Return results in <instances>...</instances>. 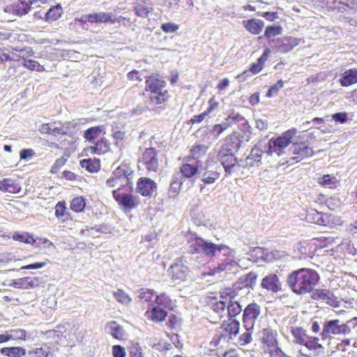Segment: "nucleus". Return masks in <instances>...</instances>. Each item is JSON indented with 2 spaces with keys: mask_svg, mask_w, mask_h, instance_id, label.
<instances>
[{
  "mask_svg": "<svg viewBox=\"0 0 357 357\" xmlns=\"http://www.w3.org/2000/svg\"><path fill=\"white\" fill-rule=\"evenodd\" d=\"M319 280V276L316 271L302 268L289 273L286 282L294 294L305 295L314 289Z\"/></svg>",
  "mask_w": 357,
  "mask_h": 357,
  "instance_id": "1",
  "label": "nucleus"
},
{
  "mask_svg": "<svg viewBox=\"0 0 357 357\" xmlns=\"http://www.w3.org/2000/svg\"><path fill=\"white\" fill-rule=\"evenodd\" d=\"M189 253H200L204 255L207 257L219 258L221 255H228L230 253V248L222 244H215L211 241H206L202 238L196 237L192 241L188 248Z\"/></svg>",
  "mask_w": 357,
  "mask_h": 357,
  "instance_id": "2",
  "label": "nucleus"
},
{
  "mask_svg": "<svg viewBox=\"0 0 357 357\" xmlns=\"http://www.w3.org/2000/svg\"><path fill=\"white\" fill-rule=\"evenodd\" d=\"M146 78V91H149L150 104L160 105L166 100L167 91L164 90L166 86V82L159 74H153L149 76H145Z\"/></svg>",
  "mask_w": 357,
  "mask_h": 357,
  "instance_id": "3",
  "label": "nucleus"
},
{
  "mask_svg": "<svg viewBox=\"0 0 357 357\" xmlns=\"http://www.w3.org/2000/svg\"><path fill=\"white\" fill-rule=\"evenodd\" d=\"M222 168L218 161L213 159H207L204 167L200 168L199 177L204 183L199 184L201 192H204L206 184L214 183L220 176Z\"/></svg>",
  "mask_w": 357,
  "mask_h": 357,
  "instance_id": "4",
  "label": "nucleus"
},
{
  "mask_svg": "<svg viewBox=\"0 0 357 357\" xmlns=\"http://www.w3.org/2000/svg\"><path fill=\"white\" fill-rule=\"evenodd\" d=\"M305 220L310 223L329 228L334 227L340 221V218L337 216L331 213L319 212L315 209H310L306 211Z\"/></svg>",
  "mask_w": 357,
  "mask_h": 357,
  "instance_id": "5",
  "label": "nucleus"
},
{
  "mask_svg": "<svg viewBox=\"0 0 357 357\" xmlns=\"http://www.w3.org/2000/svg\"><path fill=\"white\" fill-rule=\"evenodd\" d=\"M112 195L119 206L125 211H131L137 208L140 203L138 197L131 193L123 192L121 189L114 190Z\"/></svg>",
  "mask_w": 357,
  "mask_h": 357,
  "instance_id": "6",
  "label": "nucleus"
},
{
  "mask_svg": "<svg viewBox=\"0 0 357 357\" xmlns=\"http://www.w3.org/2000/svg\"><path fill=\"white\" fill-rule=\"evenodd\" d=\"M351 333L347 324L341 323L339 319L326 321L324 324L321 336L323 340L331 337L332 335H346Z\"/></svg>",
  "mask_w": 357,
  "mask_h": 357,
  "instance_id": "7",
  "label": "nucleus"
},
{
  "mask_svg": "<svg viewBox=\"0 0 357 357\" xmlns=\"http://www.w3.org/2000/svg\"><path fill=\"white\" fill-rule=\"evenodd\" d=\"M296 133V129H291L284 132L282 136L271 139L268 142L269 152L271 153H276L280 155L282 152V150L291 142H293L291 139Z\"/></svg>",
  "mask_w": 357,
  "mask_h": 357,
  "instance_id": "8",
  "label": "nucleus"
},
{
  "mask_svg": "<svg viewBox=\"0 0 357 357\" xmlns=\"http://www.w3.org/2000/svg\"><path fill=\"white\" fill-rule=\"evenodd\" d=\"M169 275L173 281L180 282L185 280L190 270L186 265V261H183V257L177 258L170 266L169 270Z\"/></svg>",
  "mask_w": 357,
  "mask_h": 357,
  "instance_id": "9",
  "label": "nucleus"
},
{
  "mask_svg": "<svg viewBox=\"0 0 357 357\" xmlns=\"http://www.w3.org/2000/svg\"><path fill=\"white\" fill-rule=\"evenodd\" d=\"M289 151L294 155V156L290 158L289 160H288V162H290L291 165L300 162L314 155L312 149L304 142H292Z\"/></svg>",
  "mask_w": 357,
  "mask_h": 357,
  "instance_id": "10",
  "label": "nucleus"
},
{
  "mask_svg": "<svg viewBox=\"0 0 357 357\" xmlns=\"http://www.w3.org/2000/svg\"><path fill=\"white\" fill-rule=\"evenodd\" d=\"M241 140L236 133L227 137L221 145L218 154L235 155L241 145Z\"/></svg>",
  "mask_w": 357,
  "mask_h": 357,
  "instance_id": "11",
  "label": "nucleus"
},
{
  "mask_svg": "<svg viewBox=\"0 0 357 357\" xmlns=\"http://www.w3.org/2000/svg\"><path fill=\"white\" fill-rule=\"evenodd\" d=\"M260 314V306L255 303L249 304L244 310L243 322L245 329H253L255 323Z\"/></svg>",
  "mask_w": 357,
  "mask_h": 357,
  "instance_id": "12",
  "label": "nucleus"
},
{
  "mask_svg": "<svg viewBox=\"0 0 357 357\" xmlns=\"http://www.w3.org/2000/svg\"><path fill=\"white\" fill-rule=\"evenodd\" d=\"M217 159L220 167L222 166L224 168L227 175L233 174L241 167L239 160L235 155L217 154Z\"/></svg>",
  "mask_w": 357,
  "mask_h": 357,
  "instance_id": "13",
  "label": "nucleus"
},
{
  "mask_svg": "<svg viewBox=\"0 0 357 357\" xmlns=\"http://www.w3.org/2000/svg\"><path fill=\"white\" fill-rule=\"evenodd\" d=\"M140 161L148 171L156 172L158 168V158L156 149L152 147L146 149Z\"/></svg>",
  "mask_w": 357,
  "mask_h": 357,
  "instance_id": "14",
  "label": "nucleus"
},
{
  "mask_svg": "<svg viewBox=\"0 0 357 357\" xmlns=\"http://www.w3.org/2000/svg\"><path fill=\"white\" fill-rule=\"evenodd\" d=\"M262 154L263 151L257 146H255L252 149L246 158L239 160L241 167L250 168L259 167L261 163Z\"/></svg>",
  "mask_w": 357,
  "mask_h": 357,
  "instance_id": "15",
  "label": "nucleus"
},
{
  "mask_svg": "<svg viewBox=\"0 0 357 357\" xmlns=\"http://www.w3.org/2000/svg\"><path fill=\"white\" fill-rule=\"evenodd\" d=\"M221 328L225 332L220 335L219 340H232L239 332V322L235 319H229L228 321H224L221 325Z\"/></svg>",
  "mask_w": 357,
  "mask_h": 357,
  "instance_id": "16",
  "label": "nucleus"
},
{
  "mask_svg": "<svg viewBox=\"0 0 357 357\" xmlns=\"http://www.w3.org/2000/svg\"><path fill=\"white\" fill-rule=\"evenodd\" d=\"M312 292L311 297L312 299L324 301L331 307H337L339 306V301L332 291L328 289H315Z\"/></svg>",
  "mask_w": 357,
  "mask_h": 357,
  "instance_id": "17",
  "label": "nucleus"
},
{
  "mask_svg": "<svg viewBox=\"0 0 357 357\" xmlns=\"http://www.w3.org/2000/svg\"><path fill=\"white\" fill-rule=\"evenodd\" d=\"M132 174L133 171L127 165H120L112 174L120 182L126 183V188L130 189L132 188V182L131 181Z\"/></svg>",
  "mask_w": 357,
  "mask_h": 357,
  "instance_id": "18",
  "label": "nucleus"
},
{
  "mask_svg": "<svg viewBox=\"0 0 357 357\" xmlns=\"http://www.w3.org/2000/svg\"><path fill=\"white\" fill-rule=\"evenodd\" d=\"M157 184L149 178H140L137 181V192L144 197H152Z\"/></svg>",
  "mask_w": 357,
  "mask_h": 357,
  "instance_id": "19",
  "label": "nucleus"
},
{
  "mask_svg": "<svg viewBox=\"0 0 357 357\" xmlns=\"http://www.w3.org/2000/svg\"><path fill=\"white\" fill-rule=\"evenodd\" d=\"M233 250L230 249V253L228 255H221L220 257L218 258V261L217 266L213 268V273H218L225 270H231L236 264L234 260Z\"/></svg>",
  "mask_w": 357,
  "mask_h": 357,
  "instance_id": "20",
  "label": "nucleus"
},
{
  "mask_svg": "<svg viewBox=\"0 0 357 357\" xmlns=\"http://www.w3.org/2000/svg\"><path fill=\"white\" fill-rule=\"evenodd\" d=\"M301 40V39L292 36L278 38L277 40V51L281 53L288 52L297 46Z\"/></svg>",
  "mask_w": 357,
  "mask_h": 357,
  "instance_id": "21",
  "label": "nucleus"
},
{
  "mask_svg": "<svg viewBox=\"0 0 357 357\" xmlns=\"http://www.w3.org/2000/svg\"><path fill=\"white\" fill-rule=\"evenodd\" d=\"M261 285L263 288L273 293H277L282 289L279 278L275 274H270L264 278Z\"/></svg>",
  "mask_w": 357,
  "mask_h": 357,
  "instance_id": "22",
  "label": "nucleus"
},
{
  "mask_svg": "<svg viewBox=\"0 0 357 357\" xmlns=\"http://www.w3.org/2000/svg\"><path fill=\"white\" fill-rule=\"evenodd\" d=\"M243 24L245 29L254 35L259 34L264 26V22L263 20L255 18L243 20Z\"/></svg>",
  "mask_w": 357,
  "mask_h": 357,
  "instance_id": "23",
  "label": "nucleus"
},
{
  "mask_svg": "<svg viewBox=\"0 0 357 357\" xmlns=\"http://www.w3.org/2000/svg\"><path fill=\"white\" fill-rule=\"evenodd\" d=\"M153 10V4L150 0H142L137 3L135 6V11L137 16L147 17L149 14Z\"/></svg>",
  "mask_w": 357,
  "mask_h": 357,
  "instance_id": "24",
  "label": "nucleus"
},
{
  "mask_svg": "<svg viewBox=\"0 0 357 357\" xmlns=\"http://www.w3.org/2000/svg\"><path fill=\"white\" fill-rule=\"evenodd\" d=\"M248 255V259L256 263L259 262V261H268L271 260L267 250L260 247L255 248L252 250L250 251Z\"/></svg>",
  "mask_w": 357,
  "mask_h": 357,
  "instance_id": "25",
  "label": "nucleus"
},
{
  "mask_svg": "<svg viewBox=\"0 0 357 357\" xmlns=\"http://www.w3.org/2000/svg\"><path fill=\"white\" fill-rule=\"evenodd\" d=\"M257 275L254 272L244 275L239 279V282L235 284L236 288L247 287L253 288L257 282Z\"/></svg>",
  "mask_w": 357,
  "mask_h": 357,
  "instance_id": "26",
  "label": "nucleus"
},
{
  "mask_svg": "<svg viewBox=\"0 0 357 357\" xmlns=\"http://www.w3.org/2000/svg\"><path fill=\"white\" fill-rule=\"evenodd\" d=\"M109 142L106 139L101 138L93 146H89L87 151L93 154H104L109 151Z\"/></svg>",
  "mask_w": 357,
  "mask_h": 357,
  "instance_id": "27",
  "label": "nucleus"
},
{
  "mask_svg": "<svg viewBox=\"0 0 357 357\" xmlns=\"http://www.w3.org/2000/svg\"><path fill=\"white\" fill-rule=\"evenodd\" d=\"M26 332L23 329H13L8 334L0 335V343L7 342L10 340H26Z\"/></svg>",
  "mask_w": 357,
  "mask_h": 357,
  "instance_id": "28",
  "label": "nucleus"
},
{
  "mask_svg": "<svg viewBox=\"0 0 357 357\" xmlns=\"http://www.w3.org/2000/svg\"><path fill=\"white\" fill-rule=\"evenodd\" d=\"M340 82L343 86H348L357 83V68L347 70L342 74Z\"/></svg>",
  "mask_w": 357,
  "mask_h": 357,
  "instance_id": "29",
  "label": "nucleus"
},
{
  "mask_svg": "<svg viewBox=\"0 0 357 357\" xmlns=\"http://www.w3.org/2000/svg\"><path fill=\"white\" fill-rule=\"evenodd\" d=\"M86 18L91 23H107L111 20V13L100 12L87 14Z\"/></svg>",
  "mask_w": 357,
  "mask_h": 357,
  "instance_id": "30",
  "label": "nucleus"
},
{
  "mask_svg": "<svg viewBox=\"0 0 357 357\" xmlns=\"http://www.w3.org/2000/svg\"><path fill=\"white\" fill-rule=\"evenodd\" d=\"M181 175L177 173L174 174L172 178L171 184L168 191V196L170 198L176 197L179 192L182 182L180 181Z\"/></svg>",
  "mask_w": 357,
  "mask_h": 357,
  "instance_id": "31",
  "label": "nucleus"
},
{
  "mask_svg": "<svg viewBox=\"0 0 357 357\" xmlns=\"http://www.w3.org/2000/svg\"><path fill=\"white\" fill-rule=\"evenodd\" d=\"M231 298H234V297L230 296L229 301L226 302L227 316L230 319L240 314L242 310V307L239 303L236 301H232Z\"/></svg>",
  "mask_w": 357,
  "mask_h": 357,
  "instance_id": "32",
  "label": "nucleus"
},
{
  "mask_svg": "<svg viewBox=\"0 0 357 357\" xmlns=\"http://www.w3.org/2000/svg\"><path fill=\"white\" fill-rule=\"evenodd\" d=\"M106 328L114 338L122 339L124 335L123 327L116 321H110L107 324Z\"/></svg>",
  "mask_w": 357,
  "mask_h": 357,
  "instance_id": "33",
  "label": "nucleus"
},
{
  "mask_svg": "<svg viewBox=\"0 0 357 357\" xmlns=\"http://www.w3.org/2000/svg\"><path fill=\"white\" fill-rule=\"evenodd\" d=\"M226 301H220L211 303V309L215 314L214 318L221 319L225 314Z\"/></svg>",
  "mask_w": 357,
  "mask_h": 357,
  "instance_id": "34",
  "label": "nucleus"
},
{
  "mask_svg": "<svg viewBox=\"0 0 357 357\" xmlns=\"http://www.w3.org/2000/svg\"><path fill=\"white\" fill-rule=\"evenodd\" d=\"M13 6L14 8V14L20 16L26 15L30 9L29 3L24 1L15 0L13 2Z\"/></svg>",
  "mask_w": 357,
  "mask_h": 357,
  "instance_id": "35",
  "label": "nucleus"
},
{
  "mask_svg": "<svg viewBox=\"0 0 357 357\" xmlns=\"http://www.w3.org/2000/svg\"><path fill=\"white\" fill-rule=\"evenodd\" d=\"M1 354L9 357H21L26 354V350L22 347H3L1 349Z\"/></svg>",
  "mask_w": 357,
  "mask_h": 357,
  "instance_id": "36",
  "label": "nucleus"
},
{
  "mask_svg": "<svg viewBox=\"0 0 357 357\" xmlns=\"http://www.w3.org/2000/svg\"><path fill=\"white\" fill-rule=\"evenodd\" d=\"M62 14V8L59 4L50 8L45 13V19L47 22H54L58 20Z\"/></svg>",
  "mask_w": 357,
  "mask_h": 357,
  "instance_id": "37",
  "label": "nucleus"
},
{
  "mask_svg": "<svg viewBox=\"0 0 357 357\" xmlns=\"http://www.w3.org/2000/svg\"><path fill=\"white\" fill-rule=\"evenodd\" d=\"M263 342L268 347H274L277 344L276 333L273 329L268 328L264 330Z\"/></svg>",
  "mask_w": 357,
  "mask_h": 357,
  "instance_id": "38",
  "label": "nucleus"
},
{
  "mask_svg": "<svg viewBox=\"0 0 357 357\" xmlns=\"http://www.w3.org/2000/svg\"><path fill=\"white\" fill-rule=\"evenodd\" d=\"M80 165L89 172H96L100 169L99 160L84 159L80 160Z\"/></svg>",
  "mask_w": 357,
  "mask_h": 357,
  "instance_id": "39",
  "label": "nucleus"
},
{
  "mask_svg": "<svg viewBox=\"0 0 357 357\" xmlns=\"http://www.w3.org/2000/svg\"><path fill=\"white\" fill-rule=\"evenodd\" d=\"M181 174L185 178H191L196 174H199L198 167L191 163H185L181 167Z\"/></svg>",
  "mask_w": 357,
  "mask_h": 357,
  "instance_id": "40",
  "label": "nucleus"
},
{
  "mask_svg": "<svg viewBox=\"0 0 357 357\" xmlns=\"http://www.w3.org/2000/svg\"><path fill=\"white\" fill-rule=\"evenodd\" d=\"M291 332L297 344H303L307 338L306 331L302 327L291 328Z\"/></svg>",
  "mask_w": 357,
  "mask_h": 357,
  "instance_id": "41",
  "label": "nucleus"
},
{
  "mask_svg": "<svg viewBox=\"0 0 357 357\" xmlns=\"http://www.w3.org/2000/svg\"><path fill=\"white\" fill-rule=\"evenodd\" d=\"M208 149V147L204 144H197L192 146L190 150L189 158L197 160L204 156Z\"/></svg>",
  "mask_w": 357,
  "mask_h": 357,
  "instance_id": "42",
  "label": "nucleus"
},
{
  "mask_svg": "<svg viewBox=\"0 0 357 357\" xmlns=\"http://www.w3.org/2000/svg\"><path fill=\"white\" fill-rule=\"evenodd\" d=\"M20 54L17 56L15 53H13V57L10 58L9 56H6V60H14L17 61L19 59V58H22L24 60V62L25 60H27L26 59L29 57H31L33 55V51L30 47H27L25 48H23L22 50H20Z\"/></svg>",
  "mask_w": 357,
  "mask_h": 357,
  "instance_id": "43",
  "label": "nucleus"
},
{
  "mask_svg": "<svg viewBox=\"0 0 357 357\" xmlns=\"http://www.w3.org/2000/svg\"><path fill=\"white\" fill-rule=\"evenodd\" d=\"M101 132H102L101 126L91 127L84 131V137L86 140L91 142L94 139L97 138L100 135Z\"/></svg>",
  "mask_w": 357,
  "mask_h": 357,
  "instance_id": "44",
  "label": "nucleus"
},
{
  "mask_svg": "<svg viewBox=\"0 0 357 357\" xmlns=\"http://www.w3.org/2000/svg\"><path fill=\"white\" fill-rule=\"evenodd\" d=\"M50 350L48 347H38L29 350L26 353V357H48Z\"/></svg>",
  "mask_w": 357,
  "mask_h": 357,
  "instance_id": "45",
  "label": "nucleus"
},
{
  "mask_svg": "<svg viewBox=\"0 0 357 357\" xmlns=\"http://www.w3.org/2000/svg\"><path fill=\"white\" fill-rule=\"evenodd\" d=\"M85 206V199L82 197H75L70 203V208L76 213L82 212Z\"/></svg>",
  "mask_w": 357,
  "mask_h": 357,
  "instance_id": "46",
  "label": "nucleus"
},
{
  "mask_svg": "<svg viewBox=\"0 0 357 357\" xmlns=\"http://www.w3.org/2000/svg\"><path fill=\"white\" fill-rule=\"evenodd\" d=\"M0 190L8 192H15L16 187L14 185V181L11 178H3L0 181Z\"/></svg>",
  "mask_w": 357,
  "mask_h": 357,
  "instance_id": "47",
  "label": "nucleus"
},
{
  "mask_svg": "<svg viewBox=\"0 0 357 357\" xmlns=\"http://www.w3.org/2000/svg\"><path fill=\"white\" fill-rule=\"evenodd\" d=\"M152 319L156 321H162L167 315V311L161 307H153L151 310Z\"/></svg>",
  "mask_w": 357,
  "mask_h": 357,
  "instance_id": "48",
  "label": "nucleus"
},
{
  "mask_svg": "<svg viewBox=\"0 0 357 357\" xmlns=\"http://www.w3.org/2000/svg\"><path fill=\"white\" fill-rule=\"evenodd\" d=\"M13 239L26 244H33L36 242L33 236L26 232L22 234L15 233L13 236Z\"/></svg>",
  "mask_w": 357,
  "mask_h": 357,
  "instance_id": "49",
  "label": "nucleus"
},
{
  "mask_svg": "<svg viewBox=\"0 0 357 357\" xmlns=\"http://www.w3.org/2000/svg\"><path fill=\"white\" fill-rule=\"evenodd\" d=\"M319 338L317 337H309L305 340V342L302 345L305 346L310 350H316L318 349H323L321 344L319 343Z\"/></svg>",
  "mask_w": 357,
  "mask_h": 357,
  "instance_id": "50",
  "label": "nucleus"
},
{
  "mask_svg": "<svg viewBox=\"0 0 357 357\" xmlns=\"http://www.w3.org/2000/svg\"><path fill=\"white\" fill-rule=\"evenodd\" d=\"M22 66L30 70H36L37 72H43L45 70L44 66L35 60H25V61L22 63Z\"/></svg>",
  "mask_w": 357,
  "mask_h": 357,
  "instance_id": "51",
  "label": "nucleus"
},
{
  "mask_svg": "<svg viewBox=\"0 0 357 357\" xmlns=\"http://www.w3.org/2000/svg\"><path fill=\"white\" fill-rule=\"evenodd\" d=\"M114 297L116 300L124 305H128L132 301L131 298L122 289H118L113 293Z\"/></svg>",
  "mask_w": 357,
  "mask_h": 357,
  "instance_id": "52",
  "label": "nucleus"
},
{
  "mask_svg": "<svg viewBox=\"0 0 357 357\" xmlns=\"http://www.w3.org/2000/svg\"><path fill=\"white\" fill-rule=\"evenodd\" d=\"M154 291L146 288H142L137 291V296L140 300L149 302L154 295Z\"/></svg>",
  "mask_w": 357,
  "mask_h": 357,
  "instance_id": "53",
  "label": "nucleus"
},
{
  "mask_svg": "<svg viewBox=\"0 0 357 357\" xmlns=\"http://www.w3.org/2000/svg\"><path fill=\"white\" fill-rule=\"evenodd\" d=\"M252 329H245V332L240 335L238 340V344L240 346H245L250 343L252 340Z\"/></svg>",
  "mask_w": 357,
  "mask_h": 357,
  "instance_id": "54",
  "label": "nucleus"
},
{
  "mask_svg": "<svg viewBox=\"0 0 357 357\" xmlns=\"http://www.w3.org/2000/svg\"><path fill=\"white\" fill-rule=\"evenodd\" d=\"M228 128H229V123L222 122L221 123L213 126L211 131L213 135L214 138L218 139L220 136V135Z\"/></svg>",
  "mask_w": 357,
  "mask_h": 357,
  "instance_id": "55",
  "label": "nucleus"
},
{
  "mask_svg": "<svg viewBox=\"0 0 357 357\" xmlns=\"http://www.w3.org/2000/svg\"><path fill=\"white\" fill-rule=\"evenodd\" d=\"M105 185L108 188H117L116 189H121L126 188V183L124 182H120L114 175L109 178Z\"/></svg>",
  "mask_w": 357,
  "mask_h": 357,
  "instance_id": "56",
  "label": "nucleus"
},
{
  "mask_svg": "<svg viewBox=\"0 0 357 357\" xmlns=\"http://www.w3.org/2000/svg\"><path fill=\"white\" fill-rule=\"evenodd\" d=\"M113 138L115 139L114 144L119 149H121L124 146L123 143L126 139V134L124 132L117 130L112 134Z\"/></svg>",
  "mask_w": 357,
  "mask_h": 357,
  "instance_id": "57",
  "label": "nucleus"
},
{
  "mask_svg": "<svg viewBox=\"0 0 357 357\" xmlns=\"http://www.w3.org/2000/svg\"><path fill=\"white\" fill-rule=\"evenodd\" d=\"M51 135L56 136L59 135H66L67 131L64 130L63 126L61 122H52L51 123Z\"/></svg>",
  "mask_w": 357,
  "mask_h": 357,
  "instance_id": "58",
  "label": "nucleus"
},
{
  "mask_svg": "<svg viewBox=\"0 0 357 357\" xmlns=\"http://www.w3.org/2000/svg\"><path fill=\"white\" fill-rule=\"evenodd\" d=\"M155 303L161 307H169L171 305V300L165 294H160L155 298Z\"/></svg>",
  "mask_w": 357,
  "mask_h": 357,
  "instance_id": "59",
  "label": "nucleus"
},
{
  "mask_svg": "<svg viewBox=\"0 0 357 357\" xmlns=\"http://www.w3.org/2000/svg\"><path fill=\"white\" fill-rule=\"evenodd\" d=\"M282 31V27L280 26H268L266 27L264 37L268 38L273 36L280 35Z\"/></svg>",
  "mask_w": 357,
  "mask_h": 357,
  "instance_id": "60",
  "label": "nucleus"
},
{
  "mask_svg": "<svg viewBox=\"0 0 357 357\" xmlns=\"http://www.w3.org/2000/svg\"><path fill=\"white\" fill-rule=\"evenodd\" d=\"M244 121V117L238 113L231 112L228 116L225 119V123H227L229 124V127H231L233 124Z\"/></svg>",
  "mask_w": 357,
  "mask_h": 357,
  "instance_id": "61",
  "label": "nucleus"
},
{
  "mask_svg": "<svg viewBox=\"0 0 357 357\" xmlns=\"http://www.w3.org/2000/svg\"><path fill=\"white\" fill-rule=\"evenodd\" d=\"M179 26L174 22H167L161 25L160 29L166 33H173L178 31Z\"/></svg>",
  "mask_w": 357,
  "mask_h": 357,
  "instance_id": "62",
  "label": "nucleus"
},
{
  "mask_svg": "<svg viewBox=\"0 0 357 357\" xmlns=\"http://www.w3.org/2000/svg\"><path fill=\"white\" fill-rule=\"evenodd\" d=\"M284 86V82L282 80L280 79L276 84H275L274 85L271 86L267 93H266V96L268 97V98H271L275 95H276L278 93V92L279 91L280 89L282 88Z\"/></svg>",
  "mask_w": 357,
  "mask_h": 357,
  "instance_id": "63",
  "label": "nucleus"
},
{
  "mask_svg": "<svg viewBox=\"0 0 357 357\" xmlns=\"http://www.w3.org/2000/svg\"><path fill=\"white\" fill-rule=\"evenodd\" d=\"M11 285L15 288L29 289V282L27 280V277L13 280Z\"/></svg>",
  "mask_w": 357,
  "mask_h": 357,
  "instance_id": "64",
  "label": "nucleus"
}]
</instances>
